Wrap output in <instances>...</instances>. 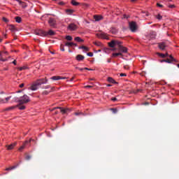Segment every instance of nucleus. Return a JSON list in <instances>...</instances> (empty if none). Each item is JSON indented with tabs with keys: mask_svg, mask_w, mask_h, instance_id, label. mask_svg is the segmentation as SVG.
<instances>
[{
	"mask_svg": "<svg viewBox=\"0 0 179 179\" xmlns=\"http://www.w3.org/2000/svg\"><path fill=\"white\" fill-rule=\"evenodd\" d=\"M48 83V79L46 78H40L36 80L34 83H32L29 87H28V90L31 91H36L38 89V87L42 85H45Z\"/></svg>",
	"mask_w": 179,
	"mask_h": 179,
	"instance_id": "nucleus-1",
	"label": "nucleus"
},
{
	"mask_svg": "<svg viewBox=\"0 0 179 179\" xmlns=\"http://www.w3.org/2000/svg\"><path fill=\"white\" fill-rule=\"evenodd\" d=\"M15 101L19 103V106L26 104L30 102L29 96L26 94H24L22 96L20 97L19 100L17 98H15Z\"/></svg>",
	"mask_w": 179,
	"mask_h": 179,
	"instance_id": "nucleus-2",
	"label": "nucleus"
},
{
	"mask_svg": "<svg viewBox=\"0 0 179 179\" xmlns=\"http://www.w3.org/2000/svg\"><path fill=\"white\" fill-rule=\"evenodd\" d=\"M12 96H7L6 94L0 95V103H7Z\"/></svg>",
	"mask_w": 179,
	"mask_h": 179,
	"instance_id": "nucleus-3",
	"label": "nucleus"
},
{
	"mask_svg": "<svg viewBox=\"0 0 179 179\" xmlns=\"http://www.w3.org/2000/svg\"><path fill=\"white\" fill-rule=\"evenodd\" d=\"M129 27L130 31L132 32H136L138 29V27L136 24V22H132L129 23Z\"/></svg>",
	"mask_w": 179,
	"mask_h": 179,
	"instance_id": "nucleus-4",
	"label": "nucleus"
},
{
	"mask_svg": "<svg viewBox=\"0 0 179 179\" xmlns=\"http://www.w3.org/2000/svg\"><path fill=\"white\" fill-rule=\"evenodd\" d=\"M34 34L36 36H41L42 37L46 36V34H47L46 31H43L42 29L36 30L34 31Z\"/></svg>",
	"mask_w": 179,
	"mask_h": 179,
	"instance_id": "nucleus-5",
	"label": "nucleus"
},
{
	"mask_svg": "<svg viewBox=\"0 0 179 179\" xmlns=\"http://www.w3.org/2000/svg\"><path fill=\"white\" fill-rule=\"evenodd\" d=\"M97 36L99 38H103V39H106V40H109V37L107 35V34L102 32L101 34H97Z\"/></svg>",
	"mask_w": 179,
	"mask_h": 179,
	"instance_id": "nucleus-6",
	"label": "nucleus"
},
{
	"mask_svg": "<svg viewBox=\"0 0 179 179\" xmlns=\"http://www.w3.org/2000/svg\"><path fill=\"white\" fill-rule=\"evenodd\" d=\"M78 29V27L76 24L71 23L68 26V29L69 31H76Z\"/></svg>",
	"mask_w": 179,
	"mask_h": 179,
	"instance_id": "nucleus-7",
	"label": "nucleus"
},
{
	"mask_svg": "<svg viewBox=\"0 0 179 179\" xmlns=\"http://www.w3.org/2000/svg\"><path fill=\"white\" fill-rule=\"evenodd\" d=\"M117 50L122 53H127L128 51V49L127 47H124L122 45H120V47H118Z\"/></svg>",
	"mask_w": 179,
	"mask_h": 179,
	"instance_id": "nucleus-8",
	"label": "nucleus"
},
{
	"mask_svg": "<svg viewBox=\"0 0 179 179\" xmlns=\"http://www.w3.org/2000/svg\"><path fill=\"white\" fill-rule=\"evenodd\" d=\"M4 55H8L7 51H0V61L5 62L7 59H3Z\"/></svg>",
	"mask_w": 179,
	"mask_h": 179,
	"instance_id": "nucleus-9",
	"label": "nucleus"
},
{
	"mask_svg": "<svg viewBox=\"0 0 179 179\" xmlns=\"http://www.w3.org/2000/svg\"><path fill=\"white\" fill-rule=\"evenodd\" d=\"M167 47L166 43H158V48L159 50H165L166 48Z\"/></svg>",
	"mask_w": 179,
	"mask_h": 179,
	"instance_id": "nucleus-10",
	"label": "nucleus"
},
{
	"mask_svg": "<svg viewBox=\"0 0 179 179\" xmlns=\"http://www.w3.org/2000/svg\"><path fill=\"white\" fill-rule=\"evenodd\" d=\"M17 143H11L10 145H6L7 150H12L16 146Z\"/></svg>",
	"mask_w": 179,
	"mask_h": 179,
	"instance_id": "nucleus-11",
	"label": "nucleus"
},
{
	"mask_svg": "<svg viewBox=\"0 0 179 179\" xmlns=\"http://www.w3.org/2000/svg\"><path fill=\"white\" fill-rule=\"evenodd\" d=\"M9 30L11 32H15L17 31L16 27H15V25L13 24H9L8 25Z\"/></svg>",
	"mask_w": 179,
	"mask_h": 179,
	"instance_id": "nucleus-12",
	"label": "nucleus"
},
{
	"mask_svg": "<svg viewBox=\"0 0 179 179\" xmlns=\"http://www.w3.org/2000/svg\"><path fill=\"white\" fill-rule=\"evenodd\" d=\"M94 19L96 22L100 21L103 20L102 15H94Z\"/></svg>",
	"mask_w": 179,
	"mask_h": 179,
	"instance_id": "nucleus-13",
	"label": "nucleus"
},
{
	"mask_svg": "<svg viewBox=\"0 0 179 179\" xmlns=\"http://www.w3.org/2000/svg\"><path fill=\"white\" fill-rule=\"evenodd\" d=\"M53 90H54V87H51L50 90H44L42 92V95L43 96H48V94H50Z\"/></svg>",
	"mask_w": 179,
	"mask_h": 179,
	"instance_id": "nucleus-14",
	"label": "nucleus"
},
{
	"mask_svg": "<svg viewBox=\"0 0 179 179\" xmlns=\"http://www.w3.org/2000/svg\"><path fill=\"white\" fill-rule=\"evenodd\" d=\"M48 24L50 27H54L55 25V20L53 18L49 19Z\"/></svg>",
	"mask_w": 179,
	"mask_h": 179,
	"instance_id": "nucleus-15",
	"label": "nucleus"
},
{
	"mask_svg": "<svg viewBox=\"0 0 179 179\" xmlns=\"http://www.w3.org/2000/svg\"><path fill=\"white\" fill-rule=\"evenodd\" d=\"M17 1L23 8H25L27 7V4L24 1H22L20 0H17Z\"/></svg>",
	"mask_w": 179,
	"mask_h": 179,
	"instance_id": "nucleus-16",
	"label": "nucleus"
},
{
	"mask_svg": "<svg viewBox=\"0 0 179 179\" xmlns=\"http://www.w3.org/2000/svg\"><path fill=\"white\" fill-rule=\"evenodd\" d=\"M76 59H77L78 62H80V61L85 59V57H84L83 55H78L76 56Z\"/></svg>",
	"mask_w": 179,
	"mask_h": 179,
	"instance_id": "nucleus-17",
	"label": "nucleus"
},
{
	"mask_svg": "<svg viewBox=\"0 0 179 179\" xmlns=\"http://www.w3.org/2000/svg\"><path fill=\"white\" fill-rule=\"evenodd\" d=\"M107 80H108V83H110L112 84H117V83L115 82V80L113 78H111V77H108L107 78Z\"/></svg>",
	"mask_w": 179,
	"mask_h": 179,
	"instance_id": "nucleus-18",
	"label": "nucleus"
},
{
	"mask_svg": "<svg viewBox=\"0 0 179 179\" xmlns=\"http://www.w3.org/2000/svg\"><path fill=\"white\" fill-rule=\"evenodd\" d=\"M74 41L78 42V43H84V40L83 39H81L80 37L79 36H77L74 38Z\"/></svg>",
	"mask_w": 179,
	"mask_h": 179,
	"instance_id": "nucleus-19",
	"label": "nucleus"
},
{
	"mask_svg": "<svg viewBox=\"0 0 179 179\" xmlns=\"http://www.w3.org/2000/svg\"><path fill=\"white\" fill-rule=\"evenodd\" d=\"M54 36L55 35V32L52 31V29L49 30L48 32H46V36Z\"/></svg>",
	"mask_w": 179,
	"mask_h": 179,
	"instance_id": "nucleus-20",
	"label": "nucleus"
},
{
	"mask_svg": "<svg viewBox=\"0 0 179 179\" xmlns=\"http://www.w3.org/2000/svg\"><path fill=\"white\" fill-rule=\"evenodd\" d=\"M108 45L109 47H110L111 48H113L116 45H115V40L111 41V42L108 43Z\"/></svg>",
	"mask_w": 179,
	"mask_h": 179,
	"instance_id": "nucleus-21",
	"label": "nucleus"
},
{
	"mask_svg": "<svg viewBox=\"0 0 179 179\" xmlns=\"http://www.w3.org/2000/svg\"><path fill=\"white\" fill-rule=\"evenodd\" d=\"M20 105H17V106H10V107L6 108L5 110L9 111V110H15Z\"/></svg>",
	"mask_w": 179,
	"mask_h": 179,
	"instance_id": "nucleus-22",
	"label": "nucleus"
},
{
	"mask_svg": "<svg viewBox=\"0 0 179 179\" xmlns=\"http://www.w3.org/2000/svg\"><path fill=\"white\" fill-rule=\"evenodd\" d=\"M51 80H55V81L59 80H61V76H52L51 78Z\"/></svg>",
	"mask_w": 179,
	"mask_h": 179,
	"instance_id": "nucleus-23",
	"label": "nucleus"
},
{
	"mask_svg": "<svg viewBox=\"0 0 179 179\" xmlns=\"http://www.w3.org/2000/svg\"><path fill=\"white\" fill-rule=\"evenodd\" d=\"M78 49L79 50H85L86 52L90 51V48L88 47H85V46L78 47Z\"/></svg>",
	"mask_w": 179,
	"mask_h": 179,
	"instance_id": "nucleus-24",
	"label": "nucleus"
},
{
	"mask_svg": "<svg viewBox=\"0 0 179 179\" xmlns=\"http://www.w3.org/2000/svg\"><path fill=\"white\" fill-rule=\"evenodd\" d=\"M157 55H159V57H161L162 58H165L166 57H169V53H166V54H161V53H157Z\"/></svg>",
	"mask_w": 179,
	"mask_h": 179,
	"instance_id": "nucleus-25",
	"label": "nucleus"
},
{
	"mask_svg": "<svg viewBox=\"0 0 179 179\" xmlns=\"http://www.w3.org/2000/svg\"><path fill=\"white\" fill-rule=\"evenodd\" d=\"M66 46L68 47H71L72 45H74L75 47H77V44L76 43H65Z\"/></svg>",
	"mask_w": 179,
	"mask_h": 179,
	"instance_id": "nucleus-26",
	"label": "nucleus"
},
{
	"mask_svg": "<svg viewBox=\"0 0 179 179\" xmlns=\"http://www.w3.org/2000/svg\"><path fill=\"white\" fill-rule=\"evenodd\" d=\"M71 3L73 6H77L80 5V3L77 2L76 0H71Z\"/></svg>",
	"mask_w": 179,
	"mask_h": 179,
	"instance_id": "nucleus-27",
	"label": "nucleus"
},
{
	"mask_svg": "<svg viewBox=\"0 0 179 179\" xmlns=\"http://www.w3.org/2000/svg\"><path fill=\"white\" fill-rule=\"evenodd\" d=\"M118 56H122V52H117V53L112 54V57H118Z\"/></svg>",
	"mask_w": 179,
	"mask_h": 179,
	"instance_id": "nucleus-28",
	"label": "nucleus"
},
{
	"mask_svg": "<svg viewBox=\"0 0 179 179\" xmlns=\"http://www.w3.org/2000/svg\"><path fill=\"white\" fill-rule=\"evenodd\" d=\"M68 110H69L68 108L64 109L63 108H60V112H61L62 113H63V114L66 113Z\"/></svg>",
	"mask_w": 179,
	"mask_h": 179,
	"instance_id": "nucleus-29",
	"label": "nucleus"
},
{
	"mask_svg": "<svg viewBox=\"0 0 179 179\" xmlns=\"http://www.w3.org/2000/svg\"><path fill=\"white\" fill-rule=\"evenodd\" d=\"M167 7L171 8V9H174V8H176L175 4H168Z\"/></svg>",
	"mask_w": 179,
	"mask_h": 179,
	"instance_id": "nucleus-30",
	"label": "nucleus"
},
{
	"mask_svg": "<svg viewBox=\"0 0 179 179\" xmlns=\"http://www.w3.org/2000/svg\"><path fill=\"white\" fill-rule=\"evenodd\" d=\"M162 63L163 62H166V63H168V64H171V61L169 59H163L161 61Z\"/></svg>",
	"mask_w": 179,
	"mask_h": 179,
	"instance_id": "nucleus-31",
	"label": "nucleus"
},
{
	"mask_svg": "<svg viewBox=\"0 0 179 179\" xmlns=\"http://www.w3.org/2000/svg\"><path fill=\"white\" fill-rule=\"evenodd\" d=\"M115 45H117V47H120V45H122V42H120L117 40H115Z\"/></svg>",
	"mask_w": 179,
	"mask_h": 179,
	"instance_id": "nucleus-32",
	"label": "nucleus"
},
{
	"mask_svg": "<svg viewBox=\"0 0 179 179\" xmlns=\"http://www.w3.org/2000/svg\"><path fill=\"white\" fill-rule=\"evenodd\" d=\"M15 22H17V23H20L22 21V18L20 17H15Z\"/></svg>",
	"mask_w": 179,
	"mask_h": 179,
	"instance_id": "nucleus-33",
	"label": "nucleus"
},
{
	"mask_svg": "<svg viewBox=\"0 0 179 179\" xmlns=\"http://www.w3.org/2000/svg\"><path fill=\"white\" fill-rule=\"evenodd\" d=\"M19 71H25L26 69H28V67L26 66H23L22 67L18 68Z\"/></svg>",
	"mask_w": 179,
	"mask_h": 179,
	"instance_id": "nucleus-34",
	"label": "nucleus"
},
{
	"mask_svg": "<svg viewBox=\"0 0 179 179\" xmlns=\"http://www.w3.org/2000/svg\"><path fill=\"white\" fill-rule=\"evenodd\" d=\"M16 168H17V166H13V167H11V168H6V171H10V170H14V169H16Z\"/></svg>",
	"mask_w": 179,
	"mask_h": 179,
	"instance_id": "nucleus-35",
	"label": "nucleus"
},
{
	"mask_svg": "<svg viewBox=\"0 0 179 179\" xmlns=\"http://www.w3.org/2000/svg\"><path fill=\"white\" fill-rule=\"evenodd\" d=\"M155 17H157V19L158 20H162V16L160 14H158L157 15H155Z\"/></svg>",
	"mask_w": 179,
	"mask_h": 179,
	"instance_id": "nucleus-36",
	"label": "nucleus"
},
{
	"mask_svg": "<svg viewBox=\"0 0 179 179\" xmlns=\"http://www.w3.org/2000/svg\"><path fill=\"white\" fill-rule=\"evenodd\" d=\"M169 57L171 58L170 60H171L172 62H178V61H177L176 59H175L173 57L172 55H170Z\"/></svg>",
	"mask_w": 179,
	"mask_h": 179,
	"instance_id": "nucleus-37",
	"label": "nucleus"
},
{
	"mask_svg": "<svg viewBox=\"0 0 179 179\" xmlns=\"http://www.w3.org/2000/svg\"><path fill=\"white\" fill-rule=\"evenodd\" d=\"M66 39H67L69 41H71L73 40V38L71 36H66Z\"/></svg>",
	"mask_w": 179,
	"mask_h": 179,
	"instance_id": "nucleus-38",
	"label": "nucleus"
},
{
	"mask_svg": "<svg viewBox=\"0 0 179 179\" xmlns=\"http://www.w3.org/2000/svg\"><path fill=\"white\" fill-rule=\"evenodd\" d=\"M2 20L6 23H8L9 22L8 19L4 17H2Z\"/></svg>",
	"mask_w": 179,
	"mask_h": 179,
	"instance_id": "nucleus-39",
	"label": "nucleus"
},
{
	"mask_svg": "<svg viewBox=\"0 0 179 179\" xmlns=\"http://www.w3.org/2000/svg\"><path fill=\"white\" fill-rule=\"evenodd\" d=\"M42 89H45V90L50 89V85H45L42 87Z\"/></svg>",
	"mask_w": 179,
	"mask_h": 179,
	"instance_id": "nucleus-40",
	"label": "nucleus"
},
{
	"mask_svg": "<svg viewBox=\"0 0 179 179\" xmlns=\"http://www.w3.org/2000/svg\"><path fill=\"white\" fill-rule=\"evenodd\" d=\"M25 109H26L25 106H20V107H19V110H25Z\"/></svg>",
	"mask_w": 179,
	"mask_h": 179,
	"instance_id": "nucleus-41",
	"label": "nucleus"
},
{
	"mask_svg": "<svg viewBox=\"0 0 179 179\" xmlns=\"http://www.w3.org/2000/svg\"><path fill=\"white\" fill-rule=\"evenodd\" d=\"M94 45H97V46H101V42H95Z\"/></svg>",
	"mask_w": 179,
	"mask_h": 179,
	"instance_id": "nucleus-42",
	"label": "nucleus"
},
{
	"mask_svg": "<svg viewBox=\"0 0 179 179\" xmlns=\"http://www.w3.org/2000/svg\"><path fill=\"white\" fill-rule=\"evenodd\" d=\"M139 92H141V90H134V91H133L134 94H137V93H138Z\"/></svg>",
	"mask_w": 179,
	"mask_h": 179,
	"instance_id": "nucleus-43",
	"label": "nucleus"
},
{
	"mask_svg": "<svg viewBox=\"0 0 179 179\" xmlns=\"http://www.w3.org/2000/svg\"><path fill=\"white\" fill-rule=\"evenodd\" d=\"M74 115L76 116H78V115H83V113L81 112H76L74 113Z\"/></svg>",
	"mask_w": 179,
	"mask_h": 179,
	"instance_id": "nucleus-44",
	"label": "nucleus"
},
{
	"mask_svg": "<svg viewBox=\"0 0 179 179\" xmlns=\"http://www.w3.org/2000/svg\"><path fill=\"white\" fill-rule=\"evenodd\" d=\"M25 146H26V145H24L23 144L21 147H20L19 150H24V148H25Z\"/></svg>",
	"mask_w": 179,
	"mask_h": 179,
	"instance_id": "nucleus-45",
	"label": "nucleus"
},
{
	"mask_svg": "<svg viewBox=\"0 0 179 179\" xmlns=\"http://www.w3.org/2000/svg\"><path fill=\"white\" fill-rule=\"evenodd\" d=\"M111 101L115 102L117 101V99L116 97L111 98Z\"/></svg>",
	"mask_w": 179,
	"mask_h": 179,
	"instance_id": "nucleus-46",
	"label": "nucleus"
},
{
	"mask_svg": "<svg viewBox=\"0 0 179 179\" xmlns=\"http://www.w3.org/2000/svg\"><path fill=\"white\" fill-rule=\"evenodd\" d=\"M85 88L92 89V85H86V86H85Z\"/></svg>",
	"mask_w": 179,
	"mask_h": 179,
	"instance_id": "nucleus-47",
	"label": "nucleus"
},
{
	"mask_svg": "<svg viewBox=\"0 0 179 179\" xmlns=\"http://www.w3.org/2000/svg\"><path fill=\"white\" fill-rule=\"evenodd\" d=\"M66 12H67V13L71 14V13H73V10H66Z\"/></svg>",
	"mask_w": 179,
	"mask_h": 179,
	"instance_id": "nucleus-48",
	"label": "nucleus"
},
{
	"mask_svg": "<svg viewBox=\"0 0 179 179\" xmlns=\"http://www.w3.org/2000/svg\"><path fill=\"white\" fill-rule=\"evenodd\" d=\"M87 55L88 57H93V53L92 52H89V53L87 54Z\"/></svg>",
	"mask_w": 179,
	"mask_h": 179,
	"instance_id": "nucleus-49",
	"label": "nucleus"
},
{
	"mask_svg": "<svg viewBox=\"0 0 179 179\" xmlns=\"http://www.w3.org/2000/svg\"><path fill=\"white\" fill-rule=\"evenodd\" d=\"M29 143H30L29 142V141H25V142L23 143V145H28Z\"/></svg>",
	"mask_w": 179,
	"mask_h": 179,
	"instance_id": "nucleus-50",
	"label": "nucleus"
},
{
	"mask_svg": "<svg viewBox=\"0 0 179 179\" xmlns=\"http://www.w3.org/2000/svg\"><path fill=\"white\" fill-rule=\"evenodd\" d=\"M31 157H31L30 155H27V156L26 157V159H27V160H29V159H31Z\"/></svg>",
	"mask_w": 179,
	"mask_h": 179,
	"instance_id": "nucleus-51",
	"label": "nucleus"
},
{
	"mask_svg": "<svg viewBox=\"0 0 179 179\" xmlns=\"http://www.w3.org/2000/svg\"><path fill=\"white\" fill-rule=\"evenodd\" d=\"M60 50L62 52H64V48L62 46V45H61Z\"/></svg>",
	"mask_w": 179,
	"mask_h": 179,
	"instance_id": "nucleus-52",
	"label": "nucleus"
},
{
	"mask_svg": "<svg viewBox=\"0 0 179 179\" xmlns=\"http://www.w3.org/2000/svg\"><path fill=\"white\" fill-rule=\"evenodd\" d=\"M24 87V84L22 83L21 85H19L20 88H23Z\"/></svg>",
	"mask_w": 179,
	"mask_h": 179,
	"instance_id": "nucleus-53",
	"label": "nucleus"
},
{
	"mask_svg": "<svg viewBox=\"0 0 179 179\" xmlns=\"http://www.w3.org/2000/svg\"><path fill=\"white\" fill-rule=\"evenodd\" d=\"M127 76L126 73H120V77H125Z\"/></svg>",
	"mask_w": 179,
	"mask_h": 179,
	"instance_id": "nucleus-54",
	"label": "nucleus"
},
{
	"mask_svg": "<svg viewBox=\"0 0 179 179\" xmlns=\"http://www.w3.org/2000/svg\"><path fill=\"white\" fill-rule=\"evenodd\" d=\"M84 69L86 70V71H93V69H88V68H85Z\"/></svg>",
	"mask_w": 179,
	"mask_h": 179,
	"instance_id": "nucleus-55",
	"label": "nucleus"
},
{
	"mask_svg": "<svg viewBox=\"0 0 179 179\" xmlns=\"http://www.w3.org/2000/svg\"><path fill=\"white\" fill-rule=\"evenodd\" d=\"M111 110L113 111V113H117V110L115 108H112Z\"/></svg>",
	"mask_w": 179,
	"mask_h": 179,
	"instance_id": "nucleus-56",
	"label": "nucleus"
},
{
	"mask_svg": "<svg viewBox=\"0 0 179 179\" xmlns=\"http://www.w3.org/2000/svg\"><path fill=\"white\" fill-rule=\"evenodd\" d=\"M60 108H62V107H55V108H53V110H56V109L60 110Z\"/></svg>",
	"mask_w": 179,
	"mask_h": 179,
	"instance_id": "nucleus-57",
	"label": "nucleus"
},
{
	"mask_svg": "<svg viewBox=\"0 0 179 179\" xmlns=\"http://www.w3.org/2000/svg\"><path fill=\"white\" fill-rule=\"evenodd\" d=\"M157 6H159V7H160V8H163L162 4L157 3Z\"/></svg>",
	"mask_w": 179,
	"mask_h": 179,
	"instance_id": "nucleus-58",
	"label": "nucleus"
},
{
	"mask_svg": "<svg viewBox=\"0 0 179 179\" xmlns=\"http://www.w3.org/2000/svg\"><path fill=\"white\" fill-rule=\"evenodd\" d=\"M13 64L15 66H16V64H17V61H16V60H14V61L13 62Z\"/></svg>",
	"mask_w": 179,
	"mask_h": 179,
	"instance_id": "nucleus-59",
	"label": "nucleus"
},
{
	"mask_svg": "<svg viewBox=\"0 0 179 179\" xmlns=\"http://www.w3.org/2000/svg\"><path fill=\"white\" fill-rule=\"evenodd\" d=\"M65 79H68V78L67 77H62L61 76V80H65Z\"/></svg>",
	"mask_w": 179,
	"mask_h": 179,
	"instance_id": "nucleus-60",
	"label": "nucleus"
},
{
	"mask_svg": "<svg viewBox=\"0 0 179 179\" xmlns=\"http://www.w3.org/2000/svg\"><path fill=\"white\" fill-rule=\"evenodd\" d=\"M76 69H78L79 71H83V70H85V69H79V68H78V67H76Z\"/></svg>",
	"mask_w": 179,
	"mask_h": 179,
	"instance_id": "nucleus-61",
	"label": "nucleus"
},
{
	"mask_svg": "<svg viewBox=\"0 0 179 179\" xmlns=\"http://www.w3.org/2000/svg\"><path fill=\"white\" fill-rule=\"evenodd\" d=\"M32 141H34V140L32 139V138H31V139H29V141H28V142H29V143H31V142H32Z\"/></svg>",
	"mask_w": 179,
	"mask_h": 179,
	"instance_id": "nucleus-62",
	"label": "nucleus"
},
{
	"mask_svg": "<svg viewBox=\"0 0 179 179\" xmlns=\"http://www.w3.org/2000/svg\"><path fill=\"white\" fill-rule=\"evenodd\" d=\"M107 62H108V63H110L111 62L110 59H108Z\"/></svg>",
	"mask_w": 179,
	"mask_h": 179,
	"instance_id": "nucleus-63",
	"label": "nucleus"
},
{
	"mask_svg": "<svg viewBox=\"0 0 179 179\" xmlns=\"http://www.w3.org/2000/svg\"><path fill=\"white\" fill-rule=\"evenodd\" d=\"M75 79V77H73L71 79H70V81L72 82Z\"/></svg>",
	"mask_w": 179,
	"mask_h": 179,
	"instance_id": "nucleus-64",
	"label": "nucleus"
}]
</instances>
